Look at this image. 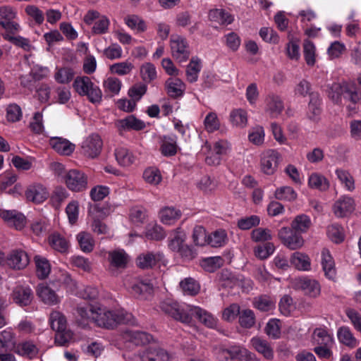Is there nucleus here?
Returning a JSON list of instances; mask_svg holds the SVG:
<instances>
[{"label":"nucleus","mask_w":361,"mask_h":361,"mask_svg":"<svg viewBox=\"0 0 361 361\" xmlns=\"http://www.w3.org/2000/svg\"><path fill=\"white\" fill-rule=\"evenodd\" d=\"M250 343L252 348L264 358L267 360L274 358V348L267 341L256 336L250 340Z\"/></svg>","instance_id":"28"},{"label":"nucleus","mask_w":361,"mask_h":361,"mask_svg":"<svg viewBox=\"0 0 361 361\" xmlns=\"http://www.w3.org/2000/svg\"><path fill=\"white\" fill-rule=\"evenodd\" d=\"M265 333L274 339L279 338L281 335L280 321L276 319H270L264 329Z\"/></svg>","instance_id":"62"},{"label":"nucleus","mask_w":361,"mask_h":361,"mask_svg":"<svg viewBox=\"0 0 361 361\" xmlns=\"http://www.w3.org/2000/svg\"><path fill=\"white\" fill-rule=\"evenodd\" d=\"M33 297V292L28 286H17L13 288L11 293L13 301L20 307L30 305Z\"/></svg>","instance_id":"18"},{"label":"nucleus","mask_w":361,"mask_h":361,"mask_svg":"<svg viewBox=\"0 0 361 361\" xmlns=\"http://www.w3.org/2000/svg\"><path fill=\"white\" fill-rule=\"evenodd\" d=\"M75 76V72L70 67L56 68L54 79L59 84L69 83Z\"/></svg>","instance_id":"43"},{"label":"nucleus","mask_w":361,"mask_h":361,"mask_svg":"<svg viewBox=\"0 0 361 361\" xmlns=\"http://www.w3.org/2000/svg\"><path fill=\"white\" fill-rule=\"evenodd\" d=\"M49 322L51 329L56 331H61L66 329V319L60 312L53 311L50 314Z\"/></svg>","instance_id":"45"},{"label":"nucleus","mask_w":361,"mask_h":361,"mask_svg":"<svg viewBox=\"0 0 361 361\" xmlns=\"http://www.w3.org/2000/svg\"><path fill=\"white\" fill-rule=\"evenodd\" d=\"M227 240V235L224 230H217L212 233L208 237V244L212 247H221L225 245Z\"/></svg>","instance_id":"53"},{"label":"nucleus","mask_w":361,"mask_h":361,"mask_svg":"<svg viewBox=\"0 0 361 361\" xmlns=\"http://www.w3.org/2000/svg\"><path fill=\"white\" fill-rule=\"evenodd\" d=\"M126 24L132 30L144 32L147 29L145 21L137 16H128L125 18Z\"/></svg>","instance_id":"60"},{"label":"nucleus","mask_w":361,"mask_h":361,"mask_svg":"<svg viewBox=\"0 0 361 361\" xmlns=\"http://www.w3.org/2000/svg\"><path fill=\"white\" fill-rule=\"evenodd\" d=\"M337 338L341 344L350 348H356L359 345L358 341L348 326L339 327L337 330Z\"/></svg>","instance_id":"30"},{"label":"nucleus","mask_w":361,"mask_h":361,"mask_svg":"<svg viewBox=\"0 0 361 361\" xmlns=\"http://www.w3.org/2000/svg\"><path fill=\"white\" fill-rule=\"evenodd\" d=\"M314 343L319 345H334L335 341L333 334L328 332L325 327L316 328L312 336Z\"/></svg>","instance_id":"32"},{"label":"nucleus","mask_w":361,"mask_h":361,"mask_svg":"<svg viewBox=\"0 0 361 361\" xmlns=\"http://www.w3.org/2000/svg\"><path fill=\"white\" fill-rule=\"evenodd\" d=\"M109 270L112 275H118L124 269L128 262V256L123 250H113L109 252Z\"/></svg>","instance_id":"13"},{"label":"nucleus","mask_w":361,"mask_h":361,"mask_svg":"<svg viewBox=\"0 0 361 361\" xmlns=\"http://www.w3.org/2000/svg\"><path fill=\"white\" fill-rule=\"evenodd\" d=\"M36 266L37 276L40 279L47 278L50 271L51 266L49 261L44 257L36 255L34 258Z\"/></svg>","instance_id":"39"},{"label":"nucleus","mask_w":361,"mask_h":361,"mask_svg":"<svg viewBox=\"0 0 361 361\" xmlns=\"http://www.w3.org/2000/svg\"><path fill=\"white\" fill-rule=\"evenodd\" d=\"M231 149V143L226 140H219L212 144L205 142L202 147V152L205 157V162L209 166H218L222 157L227 155Z\"/></svg>","instance_id":"3"},{"label":"nucleus","mask_w":361,"mask_h":361,"mask_svg":"<svg viewBox=\"0 0 361 361\" xmlns=\"http://www.w3.org/2000/svg\"><path fill=\"white\" fill-rule=\"evenodd\" d=\"M64 180L68 189L74 192H81L87 188V176L78 170H70L67 172Z\"/></svg>","instance_id":"9"},{"label":"nucleus","mask_w":361,"mask_h":361,"mask_svg":"<svg viewBox=\"0 0 361 361\" xmlns=\"http://www.w3.org/2000/svg\"><path fill=\"white\" fill-rule=\"evenodd\" d=\"M280 154L274 149H269L263 153L261 159V169L264 173L272 175L276 171Z\"/></svg>","instance_id":"17"},{"label":"nucleus","mask_w":361,"mask_h":361,"mask_svg":"<svg viewBox=\"0 0 361 361\" xmlns=\"http://www.w3.org/2000/svg\"><path fill=\"white\" fill-rule=\"evenodd\" d=\"M49 144L56 152L63 156L71 155L75 148L74 144L61 137H51L49 140Z\"/></svg>","instance_id":"21"},{"label":"nucleus","mask_w":361,"mask_h":361,"mask_svg":"<svg viewBox=\"0 0 361 361\" xmlns=\"http://www.w3.org/2000/svg\"><path fill=\"white\" fill-rule=\"evenodd\" d=\"M209 20L219 25H229L233 21V17L223 8H214L209 11Z\"/></svg>","instance_id":"33"},{"label":"nucleus","mask_w":361,"mask_h":361,"mask_svg":"<svg viewBox=\"0 0 361 361\" xmlns=\"http://www.w3.org/2000/svg\"><path fill=\"white\" fill-rule=\"evenodd\" d=\"M311 226V220L305 214L297 216L291 223L293 230L300 233L306 232Z\"/></svg>","instance_id":"47"},{"label":"nucleus","mask_w":361,"mask_h":361,"mask_svg":"<svg viewBox=\"0 0 361 361\" xmlns=\"http://www.w3.org/2000/svg\"><path fill=\"white\" fill-rule=\"evenodd\" d=\"M172 56L178 62L186 61L190 56L189 44L186 39L180 35H173L170 38Z\"/></svg>","instance_id":"6"},{"label":"nucleus","mask_w":361,"mask_h":361,"mask_svg":"<svg viewBox=\"0 0 361 361\" xmlns=\"http://www.w3.org/2000/svg\"><path fill=\"white\" fill-rule=\"evenodd\" d=\"M295 286L309 298H316L320 295L321 286L318 281L309 277H301L295 279Z\"/></svg>","instance_id":"8"},{"label":"nucleus","mask_w":361,"mask_h":361,"mask_svg":"<svg viewBox=\"0 0 361 361\" xmlns=\"http://www.w3.org/2000/svg\"><path fill=\"white\" fill-rule=\"evenodd\" d=\"M73 87L77 93L81 96H86L90 102L93 104L101 102L102 90L92 82L89 77H77L73 83Z\"/></svg>","instance_id":"4"},{"label":"nucleus","mask_w":361,"mask_h":361,"mask_svg":"<svg viewBox=\"0 0 361 361\" xmlns=\"http://www.w3.org/2000/svg\"><path fill=\"white\" fill-rule=\"evenodd\" d=\"M216 350L217 359L219 361L241 360L243 357L250 355L245 348L240 346H231L228 348L220 346Z\"/></svg>","instance_id":"14"},{"label":"nucleus","mask_w":361,"mask_h":361,"mask_svg":"<svg viewBox=\"0 0 361 361\" xmlns=\"http://www.w3.org/2000/svg\"><path fill=\"white\" fill-rule=\"evenodd\" d=\"M160 308L166 314L183 324H190L193 316L209 328H214L217 324V319L211 313L198 306L167 299L161 302Z\"/></svg>","instance_id":"1"},{"label":"nucleus","mask_w":361,"mask_h":361,"mask_svg":"<svg viewBox=\"0 0 361 361\" xmlns=\"http://www.w3.org/2000/svg\"><path fill=\"white\" fill-rule=\"evenodd\" d=\"M122 338L125 342L140 345L149 343L152 336L144 331L126 330L123 332Z\"/></svg>","instance_id":"22"},{"label":"nucleus","mask_w":361,"mask_h":361,"mask_svg":"<svg viewBox=\"0 0 361 361\" xmlns=\"http://www.w3.org/2000/svg\"><path fill=\"white\" fill-rule=\"evenodd\" d=\"M292 228L283 227L279 231L278 236L286 247L293 250H298L303 246L304 240Z\"/></svg>","instance_id":"10"},{"label":"nucleus","mask_w":361,"mask_h":361,"mask_svg":"<svg viewBox=\"0 0 361 361\" xmlns=\"http://www.w3.org/2000/svg\"><path fill=\"white\" fill-rule=\"evenodd\" d=\"M103 85L106 93L116 95L119 93L122 83L118 78L110 77L104 81Z\"/></svg>","instance_id":"55"},{"label":"nucleus","mask_w":361,"mask_h":361,"mask_svg":"<svg viewBox=\"0 0 361 361\" xmlns=\"http://www.w3.org/2000/svg\"><path fill=\"white\" fill-rule=\"evenodd\" d=\"M161 153L165 156H173L177 152L176 140L172 137H164L161 146Z\"/></svg>","instance_id":"52"},{"label":"nucleus","mask_w":361,"mask_h":361,"mask_svg":"<svg viewBox=\"0 0 361 361\" xmlns=\"http://www.w3.org/2000/svg\"><path fill=\"white\" fill-rule=\"evenodd\" d=\"M25 196L29 201L39 204L48 198L49 192L43 185L35 183L28 187L25 192Z\"/></svg>","instance_id":"23"},{"label":"nucleus","mask_w":361,"mask_h":361,"mask_svg":"<svg viewBox=\"0 0 361 361\" xmlns=\"http://www.w3.org/2000/svg\"><path fill=\"white\" fill-rule=\"evenodd\" d=\"M102 146L101 137L98 134H91L82 142V153L87 157L95 158L100 154Z\"/></svg>","instance_id":"11"},{"label":"nucleus","mask_w":361,"mask_h":361,"mask_svg":"<svg viewBox=\"0 0 361 361\" xmlns=\"http://www.w3.org/2000/svg\"><path fill=\"white\" fill-rule=\"evenodd\" d=\"M97 307L94 306L78 305L75 312V322L78 326L85 328L88 326L90 322H94V317L96 316L94 311H97Z\"/></svg>","instance_id":"19"},{"label":"nucleus","mask_w":361,"mask_h":361,"mask_svg":"<svg viewBox=\"0 0 361 361\" xmlns=\"http://www.w3.org/2000/svg\"><path fill=\"white\" fill-rule=\"evenodd\" d=\"M115 126L119 134L122 135L126 131L141 130L145 128L146 125L142 120L137 118L133 115H130L124 118L116 121Z\"/></svg>","instance_id":"16"},{"label":"nucleus","mask_w":361,"mask_h":361,"mask_svg":"<svg viewBox=\"0 0 361 361\" xmlns=\"http://www.w3.org/2000/svg\"><path fill=\"white\" fill-rule=\"evenodd\" d=\"M274 195L276 199L283 201H293L297 198V193L290 186H283L277 188Z\"/></svg>","instance_id":"51"},{"label":"nucleus","mask_w":361,"mask_h":361,"mask_svg":"<svg viewBox=\"0 0 361 361\" xmlns=\"http://www.w3.org/2000/svg\"><path fill=\"white\" fill-rule=\"evenodd\" d=\"M4 38L24 51H29L33 48L30 39L22 36L6 34Z\"/></svg>","instance_id":"49"},{"label":"nucleus","mask_w":361,"mask_h":361,"mask_svg":"<svg viewBox=\"0 0 361 361\" xmlns=\"http://www.w3.org/2000/svg\"><path fill=\"white\" fill-rule=\"evenodd\" d=\"M290 262L299 271H308L311 269L310 258L305 253L300 252L293 253L290 258Z\"/></svg>","instance_id":"31"},{"label":"nucleus","mask_w":361,"mask_h":361,"mask_svg":"<svg viewBox=\"0 0 361 361\" xmlns=\"http://www.w3.org/2000/svg\"><path fill=\"white\" fill-rule=\"evenodd\" d=\"M274 250L275 247L274 244L271 243H267L264 245L257 246L254 250V252L255 255L257 258L264 259L272 255Z\"/></svg>","instance_id":"61"},{"label":"nucleus","mask_w":361,"mask_h":361,"mask_svg":"<svg viewBox=\"0 0 361 361\" xmlns=\"http://www.w3.org/2000/svg\"><path fill=\"white\" fill-rule=\"evenodd\" d=\"M201 71V61L197 58H192L189 64L186 67L187 80L193 83L198 79L199 73Z\"/></svg>","instance_id":"41"},{"label":"nucleus","mask_w":361,"mask_h":361,"mask_svg":"<svg viewBox=\"0 0 361 361\" xmlns=\"http://www.w3.org/2000/svg\"><path fill=\"white\" fill-rule=\"evenodd\" d=\"M140 357L143 361H169L170 359L169 354L164 349L153 346L140 353Z\"/></svg>","instance_id":"26"},{"label":"nucleus","mask_w":361,"mask_h":361,"mask_svg":"<svg viewBox=\"0 0 361 361\" xmlns=\"http://www.w3.org/2000/svg\"><path fill=\"white\" fill-rule=\"evenodd\" d=\"M355 208L354 200L348 196H343L334 203L333 211L337 217L342 218L351 214Z\"/></svg>","instance_id":"20"},{"label":"nucleus","mask_w":361,"mask_h":361,"mask_svg":"<svg viewBox=\"0 0 361 361\" xmlns=\"http://www.w3.org/2000/svg\"><path fill=\"white\" fill-rule=\"evenodd\" d=\"M336 174L343 187L349 191L355 189V183L352 176L347 171L342 169H337Z\"/></svg>","instance_id":"56"},{"label":"nucleus","mask_w":361,"mask_h":361,"mask_svg":"<svg viewBox=\"0 0 361 361\" xmlns=\"http://www.w3.org/2000/svg\"><path fill=\"white\" fill-rule=\"evenodd\" d=\"M165 89L169 97L177 98L183 95L185 85L180 79L171 77L166 81Z\"/></svg>","instance_id":"29"},{"label":"nucleus","mask_w":361,"mask_h":361,"mask_svg":"<svg viewBox=\"0 0 361 361\" xmlns=\"http://www.w3.org/2000/svg\"><path fill=\"white\" fill-rule=\"evenodd\" d=\"M239 323L243 328L250 329L255 324V316L251 310L245 309L240 311Z\"/></svg>","instance_id":"54"},{"label":"nucleus","mask_w":361,"mask_h":361,"mask_svg":"<svg viewBox=\"0 0 361 361\" xmlns=\"http://www.w3.org/2000/svg\"><path fill=\"white\" fill-rule=\"evenodd\" d=\"M321 99L318 94H311L308 104L307 116L310 119L316 121L321 114Z\"/></svg>","instance_id":"37"},{"label":"nucleus","mask_w":361,"mask_h":361,"mask_svg":"<svg viewBox=\"0 0 361 361\" xmlns=\"http://www.w3.org/2000/svg\"><path fill=\"white\" fill-rule=\"evenodd\" d=\"M283 110V102L278 96L271 95L268 97L266 111L270 116L276 118Z\"/></svg>","instance_id":"36"},{"label":"nucleus","mask_w":361,"mask_h":361,"mask_svg":"<svg viewBox=\"0 0 361 361\" xmlns=\"http://www.w3.org/2000/svg\"><path fill=\"white\" fill-rule=\"evenodd\" d=\"M308 184L311 188L322 191L326 190L329 187L328 180L324 176L317 173L310 176Z\"/></svg>","instance_id":"44"},{"label":"nucleus","mask_w":361,"mask_h":361,"mask_svg":"<svg viewBox=\"0 0 361 361\" xmlns=\"http://www.w3.org/2000/svg\"><path fill=\"white\" fill-rule=\"evenodd\" d=\"M114 155L118 164L122 166H130L135 159L133 154L128 148L123 146L116 148Z\"/></svg>","instance_id":"34"},{"label":"nucleus","mask_w":361,"mask_h":361,"mask_svg":"<svg viewBox=\"0 0 361 361\" xmlns=\"http://www.w3.org/2000/svg\"><path fill=\"white\" fill-rule=\"evenodd\" d=\"M130 293L140 299H146L152 293V285L149 280L133 278L128 282Z\"/></svg>","instance_id":"12"},{"label":"nucleus","mask_w":361,"mask_h":361,"mask_svg":"<svg viewBox=\"0 0 361 361\" xmlns=\"http://www.w3.org/2000/svg\"><path fill=\"white\" fill-rule=\"evenodd\" d=\"M140 75L145 82H150L157 78L155 66L151 63H145L140 67Z\"/></svg>","instance_id":"57"},{"label":"nucleus","mask_w":361,"mask_h":361,"mask_svg":"<svg viewBox=\"0 0 361 361\" xmlns=\"http://www.w3.org/2000/svg\"><path fill=\"white\" fill-rule=\"evenodd\" d=\"M15 352L20 355L32 358L38 354V348L31 341H25L16 346Z\"/></svg>","instance_id":"40"},{"label":"nucleus","mask_w":361,"mask_h":361,"mask_svg":"<svg viewBox=\"0 0 361 361\" xmlns=\"http://www.w3.org/2000/svg\"><path fill=\"white\" fill-rule=\"evenodd\" d=\"M321 264L324 276L328 279L334 281L336 277V269L334 258L327 249H323L322 251Z\"/></svg>","instance_id":"27"},{"label":"nucleus","mask_w":361,"mask_h":361,"mask_svg":"<svg viewBox=\"0 0 361 361\" xmlns=\"http://www.w3.org/2000/svg\"><path fill=\"white\" fill-rule=\"evenodd\" d=\"M81 250L84 252H90L94 247V240L92 235L87 232H80L76 236Z\"/></svg>","instance_id":"42"},{"label":"nucleus","mask_w":361,"mask_h":361,"mask_svg":"<svg viewBox=\"0 0 361 361\" xmlns=\"http://www.w3.org/2000/svg\"><path fill=\"white\" fill-rule=\"evenodd\" d=\"M36 293L46 305H55L60 302V298L56 292L46 283H39L36 288Z\"/></svg>","instance_id":"25"},{"label":"nucleus","mask_w":361,"mask_h":361,"mask_svg":"<svg viewBox=\"0 0 361 361\" xmlns=\"http://www.w3.org/2000/svg\"><path fill=\"white\" fill-rule=\"evenodd\" d=\"M327 233L329 238L336 243L344 240L343 228L338 224H332L328 227Z\"/></svg>","instance_id":"63"},{"label":"nucleus","mask_w":361,"mask_h":361,"mask_svg":"<svg viewBox=\"0 0 361 361\" xmlns=\"http://www.w3.org/2000/svg\"><path fill=\"white\" fill-rule=\"evenodd\" d=\"M4 262L13 269L20 270L28 265L29 257L25 252L21 250H15L5 257Z\"/></svg>","instance_id":"15"},{"label":"nucleus","mask_w":361,"mask_h":361,"mask_svg":"<svg viewBox=\"0 0 361 361\" xmlns=\"http://www.w3.org/2000/svg\"><path fill=\"white\" fill-rule=\"evenodd\" d=\"M179 286L184 295L194 296L199 293L200 286L191 277L185 278L179 283Z\"/></svg>","instance_id":"35"},{"label":"nucleus","mask_w":361,"mask_h":361,"mask_svg":"<svg viewBox=\"0 0 361 361\" xmlns=\"http://www.w3.org/2000/svg\"><path fill=\"white\" fill-rule=\"evenodd\" d=\"M181 212L173 207H165L161 210L159 215L161 222L164 224L171 225L181 216Z\"/></svg>","instance_id":"38"},{"label":"nucleus","mask_w":361,"mask_h":361,"mask_svg":"<svg viewBox=\"0 0 361 361\" xmlns=\"http://www.w3.org/2000/svg\"><path fill=\"white\" fill-rule=\"evenodd\" d=\"M134 66L130 61H126L123 62L116 63L109 67L111 73L118 75H126L131 73Z\"/></svg>","instance_id":"50"},{"label":"nucleus","mask_w":361,"mask_h":361,"mask_svg":"<svg viewBox=\"0 0 361 361\" xmlns=\"http://www.w3.org/2000/svg\"><path fill=\"white\" fill-rule=\"evenodd\" d=\"M204 125L206 130L209 133L217 130L220 127V122L217 115L214 112L209 113L204 118Z\"/></svg>","instance_id":"64"},{"label":"nucleus","mask_w":361,"mask_h":361,"mask_svg":"<svg viewBox=\"0 0 361 361\" xmlns=\"http://www.w3.org/2000/svg\"><path fill=\"white\" fill-rule=\"evenodd\" d=\"M164 255L159 252H147L140 254L136 259V264L142 269L153 267L157 263L162 261Z\"/></svg>","instance_id":"24"},{"label":"nucleus","mask_w":361,"mask_h":361,"mask_svg":"<svg viewBox=\"0 0 361 361\" xmlns=\"http://www.w3.org/2000/svg\"><path fill=\"white\" fill-rule=\"evenodd\" d=\"M224 262L221 257H210L201 260V267L207 271L214 272L223 266Z\"/></svg>","instance_id":"46"},{"label":"nucleus","mask_w":361,"mask_h":361,"mask_svg":"<svg viewBox=\"0 0 361 361\" xmlns=\"http://www.w3.org/2000/svg\"><path fill=\"white\" fill-rule=\"evenodd\" d=\"M94 322L99 326L113 329L121 324H133L134 317L123 309L110 310L106 307H97L94 311Z\"/></svg>","instance_id":"2"},{"label":"nucleus","mask_w":361,"mask_h":361,"mask_svg":"<svg viewBox=\"0 0 361 361\" xmlns=\"http://www.w3.org/2000/svg\"><path fill=\"white\" fill-rule=\"evenodd\" d=\"M49 243L55 250L65 252L68 248V241L60 234L53 233L49 237Z\"/></svg>","instance_id":"48"},{"label":"nucleus","mask_w":361,"mask_h":361,"mask_svg":"<svg viewBox=\"0 0 361 361\" xmlns=\"http://www.w3.org/2000/svg\"><path fill=\"white\" fill-rule=\"evenodd\" d=\"M0 218L9 226L21 231L27 224L25 216L20 212L0 209Z\"/></svg>","instance_id":"7"},{"label":"nucleus","mask_w":361,"mask_h":361,"mask_svg":"<svg viewBox=\"0 0 361 361\" xmlns=\"http://www.w3.org/2000/svg\"><path fill=\"white\" fill-rule=\"evenodd\" d=\"M341 96L356 104L361 99V94L353 82H342L334 83L329 92V97L336 103L341 102Z\"/></svg>","instance_id":"5"},{"label":"nucleus","mask_w":361,"mask_h":361,"mask_svg":"<svg viewBox=\"0 0 361 361\" xmlns=\"http://www.w3.org/2000/svg\"><path fill=\"white\" fill-rule=\"evenodd\" d=\"M143 178L149 184L157 185L161 181L162 177L157 169L150 167L145 170Z\"/></svg>","instance_id":"58"},{"label":"nucleus","mask_w":361,"mask_h":361,"mask_svg":"<svg viewBox=\"0 0 361 361\" xmlns=\"http://www.w3.org/2000/svg\"><path fill=\"white\" fill-rule=\"evenodd\" d=\"M185 233L181 231H177L173 233V236L171 237L169 243V247L172 251L178 252L185 245Z\"/></svg>","instance_id":"59"}]
</instances>
